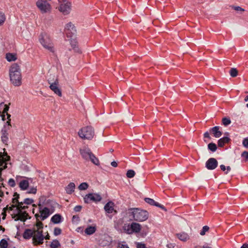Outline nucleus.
Masks as SVG:
<instances>
[{
	"instance_id": "f257e3e1",
	"label": "nucleus",
	"mask_w": 248,
	"mask_h": 248,
	"mask_svg": "<svg viewBox=\"0 0 248 248\" xmlns=\"http://www.w3.org/2000/svg\"><path fill=\"white\" fill-rule=\"evenodd\" d=\"M50 201L46 200L44 198H40L38 203V209L39 213H36L34 216L37 220H41L43 221L46 219L51 214H52L53 211H51L47 206Z\"/></svg>"
},
{
	"instance_id": "f03ea898",
	"label": "nucleus",
	"mask_w": 248,
	"mask_h": 248,
	"mask_svg": "<svg viewBox=\"0 0 248 248\" xmlns=\"http://www.w3.org/2000/svg\"><path fill=\"white\" fill-rule=\"evenodd\" d=\"M10 80L14 85L19 86L21 84V74L19 66L14 63L9 70Z\"/></svg>"
},
{
	"instance_id": "7ed1b4c3",
	"label": "nucleus",
	"mask_w": 248,
	"mask_h": 248,
	"mask_svg": "<svg viewBox=\"0 0 248 248\" xmlns=\"http://www.w3.org/2000/svg\"><path fill=\"white\" fill-rule=\"evenodd\" d=\"M79 153L82 158L86 161H91L96 166L100 164L99 159L92 152L90 149L87 147H83L79 149Z\"/></svg>"
},
{
	"instance_id": "20e7f679",
	"label": "nucleus",
	"mask_w": 248,
	"mask_h": 248,
	"mask_svg": "<svg viewBox=\"0 0 248 248\" xmlns=\"http://www.w3.org/2000/svg\"><path fill=\"white\" fill-rule=\"evenodd\" d=\"M129 210L131 211L130 215L132 216L133 219L136 221L142 222L146 220L148 218L149 213L146 210L140 208H130Z\"/></svg>"
},
{
	"instance_id": "39448f33",
	"label": "nucleus",
	"mask_w": 248,
	"mask_h": 248,
	"mask_svg": "<svg viewBox=\"0 0 248 248\" xmlns=\"http://www.w3.org/2000/svg\"><path fill=\"white\" fill-rule=\"evenodd\" d=\"M39 40L44 48L47 49L50 52H53L54 51L53 45L48 34L44 32L41 33L39 36Z\"/></svg>"
},
{
	"instance_id": "423d86ee",
	"label": "nucleus",
	"mask_w": 248,
	"mask_h": 248,
	"mask_svg": "<svg viewBox=\"0 0 248 248\" xmlns=\"http://www.w3.org/2000/svg\"><path fill=\"white\" fill-rule=\"evenodd\" d=\"M78 134L83 139L91 140L94 135V129L91 126H87L80 129Z\"/></svg>"
},
{
	"instance_id": "0eeeda50",
	"label": "nucleus",
	"mask_w": 248,
	"mask_h": 248,
	"mask_svg": "<svg viewBox=\"0 0 248 248\" xmlns=\"http://www.w3.org/2000/svg\"><path fill=\"white\" fill-rule=\"evenodd\" d=\"M36 5L43 14L46 13L51 11V5L47 0H38L36 2Z\"/></svg>"
},
{
	"instance_id": "6e6552de",
	"label": "nucleus",
	"mask_w": 248,
	"mask_h": 248,
	"mask_svg": "<svg viewBox=\"0 0 248 248\" xmlns=\"http://www.w3.org/2000/svg\"><path fill=\"white\" fill-rule=\"evenodd\" d=\"M124 230L128 233L133 232L138 233L141 230V225L136 222H132L131 224H125L123 227Z\"/></svg>"
},
{
	"instance_id": "1a4fd4ad",
	"label": "nucleus",
	"mask_w": 248,
	"mask_h": 248,
	"mask_svg": "<svg viewBox=\"0 0 248 248\" xmlns=\"http://www.w3.org/2000/svg\"><path fill=\"white\" fill-rule=\"evenodd\" d=\"M64 31L67 38L75 37L77 30L74 25L71 22L66 24Z\"/></svg>"
},
{
	"instance_id": "9d476101",
	"label": "nucleus",
	"mask_w": 248,
	"mask_h": 248,
	"mask_svg": "<svg viewBox=\"0 0 248 248\" xmlns=\"http://www.w3.org/2000/svg\"><path fill=\"white\" fill-rule=\"evenodd\" d=\"M83 199L85 203H90L92 202H100L102 200V197L97 193H89L84 196Z\"/></svg>"
},
{
	"instance_id": "9b49d317",
	"label": "nucleus",
	"mask_w": 248,
	"mask_h": 248,
	"mask_svg": "<svg viewBox=\"0 0 248 248\" xmlns=\"http://www.w3.org/2000/svg\"><path fill=\"white\" fill-rule=\"evenodd\" d=\"M44 239L45 236L43 234L42 230H35L32 238L33 243L35 245L42 244Z\"/></svg>"
},
{
	"instance_id": "f8f14e48",
	"label": "nucleus",
	"mask_w": 248,
	"mask_h": 248,
	"mask_svg": "<svg viewBox=\"0 0 248 248\" xmlns=\"http://www.w3.org/2000/svg\"><path fill=\"white\" fill-rule=\"evenodd\" d=\"M112 241L111 237L108 234L102 235L98 241V244L101 247H105L109 245Z\"/></svg>"
},
{
	"instance_id": "ddd939ff",
	"label": "nucleus",
	"mask_w": 248,
	"mask_h": 248,
	"mask_svg": "<svg viewBox=\"0 0 248 248\" xmlns=\"http://www.w3.org/2000/svg\"><path fill=\"white\" fill-rule=\"evenodd\" d=\"M59 9L63 15H67L70 12L71 3L65 0L63 3L60 4Z\"/></svg>"
},
{
	"instance_id": "4468645a",
	"label": "nucleus",
	"mask_w": 248,
	"mask_h": 248,
	"mask_svg": "<svg viewBox=\"0 0 248 248\" xmlns=\"http://www.w3.org/2000/svg\"><path fill=\"white\" fill-rule=\"evenodd\" d=\"M218 166V162L215 158H209L205 163V167L208 170H215Z\"/></svg>"
},
{
	"instance_id": "2eb2a0df",
	"label": "nucleus",
	"mask_w": 248,
	"mask_h": 248,
	"mask_svg": "<svg viewBox=\"0 0 248 248\" xmlns=\"http://www.w3.org/2000/svg\"><path fill=\"white\" fill-rule=\"evenodd\" d=\"M49 88L55 94H57L59 96H62V91L58 87V82L57 80L54 83H51L49 86Z\"/></svg>"
},
{
	"instance_id": "dca6fc26",
	"label": "nucleus",
	"mask_w": 248,
	"mask_h": 248,
	"mask_svg": "<svg viewBox=\"0 0 248 248\" xmlns=\"http://www.w3.org/2000/svg\"><path fill=\"white\" fill-rule=\"evenodd\" d=\"M17 217L15 219L16 221L20 220L22 221H25L27 219V216H28V214L25 211H21V210H17Z\"/></svg>"
},
{
	"instance_id": "f3484780",
	"label": "nucleus",
	"mask_w": 248,
	"mask_h": 248,
	"mask_svg": "<svg viewBox=\"0 0 248 248\" xmlns=\"http://www.w3.org/2000/svg\"><path fill=\"white\" fill-rule=\"evenodd\" d=\"M220 127L218 126H215L210 129V132L212 133L215 138H218L221 136L222 133L219 130Z\"/></svg>"
},
{
	"instance_id": "a211bd4d",
	"label": "nucleus",
	"mask_w": 248,
	"mask_h": 248,
	"mask_svg": "<svg viewBox=\"0 0 248 248\" xmlns=\"http://www.w3.org/2000/svg\"><path fill=\"white\" fill-rule=\"evenodd\" d=\"M144 201L146 203H148L149 204H150L151 205L155 206L158 207L161 209L166 210L165 207L163 205L160 204L158 202H155V200H154L153 199H152L151 198H145L144 199Z\"/></svg>"
},
{
	"instance_id": "6ab92c4d",
	"label": "nucleus",
	"mask_w": 248,
	"mask_h": 248,
	"mask_svg": "<svg viewBox=\"0 0 248 248\" xmlns=\"http://www.w3.org/2000/svg\"><path fill=\"white\" fill-rule=\"evenodd\" d=\"M35 233V230L32 231L31 229H26L23 234V237L25 239H29L31 237L33 238V234Z\"/></svg>"
},
{
	"instance_id": "aec40b11",
	"label": "nucleus",
	"mask_w": 248,
	"mask_h": 248,
	"mask_svg": "<svg viewBox=\"0 0 248 248\" xmlns=\"http://www.w3.org/2000/svg\"><path fill=\"white\" fill-rule=\"evenodd\" d=\"M230 141L231 139L229 137L227 136H224L218 140V146L220 147H222L226 143L229 142Z\"/></svg>"
},
{
	"instance_id": "412c9836",
	"label": "nucleus",
	"mask_w": 248,
	"mask_h": 248,
	"mask_svg": "<svg viewBox=\"0 0 248 248\" xmlns=\"http://www.w3.org/2000/svg\"><path fill=\"white\" fill-rule=\"evenodd\" d=\"M63 221L62 216L59 214H56L51 218V221L54 224H59Z\"/></svg>"
},
{
	"instance_id": "4be33fe9",
	"label": "nucleus",
	"mask_w": 248,
	"mask_h": 248,
	"mask_svg": "<svg viewBox=\"0 0 248 248\" xmlns=\"http://www.w3.org/2000/svg\"><path fill=\"white\" fill-rule=\"evenodd\" d=\"M75 189V185L73 182H70L66 187H65V191L66 193L68 194H72L74 191Z\"/></svg>"
},
{
	"instance_id": "5701e85b",
	"label": "nucleus",
	"mask_w": 248,
	"mask_h": 248,
	"mask_svg": "<svg viewBox=\"0 0 248 248\" xmlns=\"http://www.w3.org/2000/svg\"><path fill=\"white\" fill-rule=\"evenodd\" d=\"M96 231V227L95 226H88L85 230L84 232L87 235H92Z\"/></svg>"
},
{
	"instance_id": "b1692460",
	"label": "nucleus",
	"mask_w": 248,
	"mask_h": 248,
	"mask_svg": "<svg viewBox=\"0 0 248 248\" xmlns=\"http://www.w3.org/2000/svg\"><path fill=\"white\" fill-rule=\"evenodd\" d=\"M29 183L27 180H22L20 181L19 186L22 190H26L29 187Z\"/></svg>"
},
{
	"instance_id": "393cba45",
	"label": "nucleus",
	"mask_w": 248,
	"mask_h": 248,
	"mask_svg": "<svg viewBox=\"0 0 248 248\" xmlns=\"http://www.w3.org/2000/svg\"><path fill=\"white\" fill-rule=\"evenodd\" d=\"M177 237L181 241H186L189 239V237L187 233L183 232L179 233H177Z\"/></svg>"
},
{
	"instance_id": "a878e982",
	"label": "nucleus",
	"mask_w": 248,
	"mask_h": 248,
	"mask_svg": "<svg viewBox=\"0 0 248 248\" xmlns=\"http://www.w3.org/2000/svg\"><path fill=\"white\" fill-rule=\"evenodd\" d=\"M113 204V203H111V205L110 203L108 202L105 205L104 209L107 213L108 214H111L113 212L114 210V208L112 206Z\"/></svg>"
},
{
	"instance_id": "bb28decb",
	"label": "nucleus",
	"mask_w": 248,
	"mask_h": 248,
	"mask_svg": "<svg viewBox=\"0 0 248 248\" xmlns=\"http://www.w3.org/2000/svg\"><path fill=\"white\" fill-rule=\"evenodd\" d=\"M75 37L70 38V44L72 48L76 51H78V48L77 47V41L75 38Z\"/></svg>"
},
{
	"instance_id": "cd10ccee",
	"label": "nucleus",
	"mask_w": 248,
	"mask_h": 248,
	"mask_svg": "<svg viewBox=\"0 0 248 248\" xmlns=\"http://www.w3.org/2000/svg\"><path fill=\"white\" fill-rule=\"evenodd\" d=\"M6 58L8 62L15 61L16 59V55L10 53L6 54Z\"/></svg>"
},
{
	"instance_id": "c85d7f7f",
	"label": "nucleus",
	"mask_w": 248,
	"mask_h": 248,
	"mask_svg": "<svg viewBox=\"0 0 248 248\" xmlns=\"http://www.w3.org/2000/svg\"><path fill=\"white\" fill-rule=\"evenodd\" d=\"M2 132L3 133L1 137V140L4 143L6 144L8 140V134L5 130H2Z\"/></svg>"
},
{
	"instance_id": "c756f323",
	"label": "nucleus",
	"mask_w": 248,
	"mask_h": 248,
	"mask_svg": "<svg viewBox=\"0 0 248 248\" xmlns=\"http://www.w3.org/2000/svg\"><path fill=\"white\" fill-rule=\"evenodd\" d=\"M208 149L212 152H215L217 149V146L215 143L211 142L208 144Z\"/></svg>"
},
{
	"instance_id": "7c9ffc66",
	"label": "nucleus",
	"mask_w": 248,
	"mask_h": 248,
	"mask_svg": "<svg viewBox=\"0 0 248 248\" xmlns=\"http://www.w3.org/2000/svg\"><path fill=\"white\" fill-rule=\"evenodd\" d=\"M60 246V243L57 239L53 240L50 245V247L51 248H58Z\"/></svg>"
},
{
	"instance_id": "2f4dec72",
	"label": "nucleus",
	"mask_w": 248,
	"mask_h": 248,
	"mask_svg": "<svg viewBox=\"0 0 248 248\" xmlns=\"http://www.w3.org/2000/svg\"><path fill=\"white\" fill-rule=\"evenodd\" d=\"M222 123L224 126H227L231 123V120L229 117H224L222 119Z\"/></svg>"
},
{
	"instance_id": "473e14b6",
	"label": "nucleus",
	"mask_w": 248,
	"mask_h": 248,
	"mask_svg": "<svg viewBox=\"0 0 248 248\" xmlns=\"http://www.w3.org/2000/svg\"><path fill=\"white\" fill-rule=\"evenodd\" d=\"M89 187V185L86 182H83L81 183L78 188L80 190H84L87 189Z\"/></svg>"
},
{
	"instance_id": "72a5a7b5",
	"label": "nucleus",
	"mask_w": 248,
	"mask_h": 248,
	"mask_svg": "<svg viewBox=\"0 0 248 248\" xmlns=\"http://www.w3.org/2000/svg\"><path fill=\"white\" fill-rule=\"evenodd\" d=\"M24 204V203H23L22 202H21L20 203H18V204L16 205V210L22 211L23 210H24L28 208L27 206L23 205Z\"/></svg>"
},
{
	"instance_id": "f704fd0d",
	"label": "nucleus",
	"mask_w": 248,
	"mask_h": 248,
	"mask_svg": "<svg viewBox=\"0 0 248 248\" xmlns=\"http://www.w3.org/2000/svg\"><path fill=\"white\" fill-rule=\"evenodd\" d=\"M230 74L231 77L234 78L236 77L238 75V71L236 68H232L230 70Z\"/></svg>"
},
{
	"instance_id": "c9c22d12",
	"label": "nucleus",
	"mask_w": 248,
	"mask_h": 248,
	"mask_svg": "<svg viewBox=\"0 0 248 248\" xmlns=\"http://www.w3.org/2000/svg\"><path fill=\"white\" fill-rule=\"evenodd\" d=\"M8 242L5 239H2L0 241V248H7Z\"/></svg>"
},
{
	"instance_id": "e433bc0d",
	"label": "nucleus",
	"mask_w": 248,
	"mask_h": 248,
	"mask_svg": "<svg viewBox=\"0 0 248 248\" xmlns=\"http://www.w3.org/2000/svg\"><path fill=\"white\" fill-rule=\"evenodd\" d=\"M135 175V172L133 170H129L126 172V176L129 178H132Z\"/></svg>"
},
{
	"instance_id": "4c0bfd02",
	"label": "nucleus",
	"mask_w": 248,
	"mask_h": 248,
	"mask_svg": "<svg viewBox=\"0 0 248 248\" xmlns=\"http://www.w3.org/2000/svg\"><path fill=\"white\" fill-rule=\"evenodd\" d=\"M2 107H4V108L3 110L2 113L4 114L8 113L7 112L9 110V107L8 105L4 104L3 103H1L0 104V108Z\"/></svg>"
},
{
	"instance_id": "58836bf2",
	"label": "nucleus",
	"mask_w": 248,
	"mask_h": 248,
	"mask_svg": "<svg viewBox=\"0 0 248 248\" xmlns=\"http://www.w3.org/2000/svg\"><path fill=\"white\" fill-rule=\"evenodd\" d=\"M12 202L13 203L16 204V205H13L11 207H10V210H13V208L16 207V205L18 204V203L20 202L18 201L16 198H14L12 200Z\"/></svg>"
},
{
	"instance_id": "ea45409f",
	"label": "nucleus",
	"mask_w": 248,
	"mask_h": 248,
	"mask_svg": "<svg viewBox=\"0 0 248 248\" xmlns=\"http://www.w3.org/2000/svg\"><path fill=\"white\" fill-rule=\"evenodd\" d=\"M33 202H34V201L32 199L26 198L24 199V201L22 202H23V203H24V204L29 205V204H31V203H32Z\"/></svg>"
},
{
	"instance_id": "a19ab883",
	"label": "nucleus",
	"mask_w": 248,
	"mask_h": 248,
	"mask_svg": "<svg viewBox=\"0 0 248 248\" xmlns=\"http://www.w3.org/2000/svg\"><path fill=\"white\" fill-rule=\"evenodd\" d=\"M62 233V230L58 227H56L54 229V235L55 236H58L61 234Z\"/></svg>"
},
{
	"instance_id": "79ce46f5",
	"label": "nucleus",
	"mask_w": 248,
	"mask_h": 248,
	"mask_svg": "<svg viewBox=\"0 0 248 248\" xmlns=\"http://www.w3.org/2000/svg\"><path fill=\"white\" fill-rule=\"evenodd\" d=\"M209 229V227L207 226H204L202 227V230L200 232V234L201 235H204L205 234V232H207Z\"/></svg>"
},
{
	"instance_id": "37998d69",
	"label": "nucleus",
	"mask_w": 248,
	"mask_h": 248,
	"mask_svg": "<svg viewBox=\"0 0 248 248\" xmlns=\"http://www.w3.org/2000/svg\"><path fill=\"white\" fill-rule=\"evenodd\" d=\"M5 20V16L3 13L0 12V26L2 25Z\"/></svg>"
},
{
	"instance_id": "c03bdc74",
	"label": "nucleus",
	"mask_w": 248,
	"mask_h": 248,
	"mask_svg": "<svg viewBox=\"0 0 248 248\" xmlns=\"http://www.w3.org/2000/svg\"><path fill=\"white\" fill-rule=\"evenodd\" d=\"M242 144L244 147L248 149V137L243 139Z\"/></svg>"
},
{
	"instance_id": "a18cd8bd",
	"label": "nucleus",
	"mask_w": 248,
	"mask_h": 248,
	"mask_svg": "<svg viewBox=\"0 0 248 248\" xmlns=\"http://www.w3.org/2000/svg\"><path fill=\"white\" fill-rule=\"evenodd\" d=\"M37 192V189L35 187H32L29 189L27 193L28 194H35Z\"/></svg>"
},
{
	"instance_id": "49530a36",
	"label": "nucleus",
	"mask_w": 248,
	"mask_h": 248,
	"mask_svg": "<svg viewBox=\"0 0 248 248\" xmlns=\"http://www.w3.org/2000/svg\"><path fill=\"white\" fill-rule=\"evenodd\" d=\"M8 185L11 187H15L16 186L15 181L13 178H10L8 181Z\"/></svg>"
},
{
	"instance_id": "de8ad7c7",
	"label": "nucleus",
	"mask_w": 248,
	"mask_h": 248,
	"mask_svg": "<svg viewBox=\"0 0 248 248\" xmlns=\"http://www.w3.org/2000/svg\"><path fill=\"white\" fill-rule=\"evenodd\" d=\"M241 156L242 157L245 158V161H247L248 160V152L244 151L241 154Z\"/></svg>"
},
{
	"instance_id": "09e8293b",
	"label": "nucleus",
	"mask_w": 248,
	"mask_h": 248,
	"mask_svg": "<svg viewBox=\"0 0 248 248\" xmlns=\"http://www.w3.org/2000/svg\"><path fill=\"white\" fill-rule=\"evenodd\" d=\"M37 223H36V226L38 227V229L37 230H40L41 229L43 228V223L40 220H37Z\"/></svg>"
},
{
	"instance_id": "8fccbe9b",
	"label": "nucleus",
	"mask_w": 248,
	"mask_h": 248,
	"mask_svg": "<svg viewBox=\"0 0 248 248\" xmlns=\"http://www.w3.org/2000/svg\"><path fill=\"white\" fill-rule=\"evenodd\" d=\"M81 208H82V206H80V205H77L74 208V210L75 211V212H79L80 211V210H81Z\"/></svg>"
},
{
	"instance_id": "3c124183",
	"label": "nucleus",
	"mask_w": 248,
	"mask_h": 248,
	"mask_svg": "<svg viewBox=\"0 0 248 248\" xmlns=\"http://www.w3.org/2000/svg\"><path fill=\"white\" fill-rule=\"evenodd\" d=\"M119 248H129L128 245L127 244H119Z\"/></svg>"
},
{
	"instance_id": "603ef678",
	"label": "nucleus",
	"mask_w": 248,
	"mask_h": 248,
	"mask_svg": "<svg viewBox=\"0 0 248 248\" xmlns=\"http://www.w3.org/2000/svg\"><path fill=\"white\" fill-rule=\"evenodd\" d=\"M203 136L204 138H208L209 139H211V137L208 131H206L204 133Z\"/></svg>"
},
{
	"instance_id": "864d4df0",
	"label": "nucleus",
	"mask_w": 248,
	"mask_h": 248,
	"mask_svg": "<svg viewBox=\"0 0 248 248\" xmlns=\"http://www.w3.org/2000/svg\"><path fill=\"white\" fill-rule=\"evenodd\" d=\"M234 9L236 11H244V9L240 6H235Z\"/></svg>"
},
{
	"instance_id": "5fc2aeb1",
	"label": "nucleus",
	"mask_w": 248,
	"mask_h": 248,
	"mask_svg": "<svg viewBox=\"0 0 248 248\" xmlns=\"http://www.w3.org/2000/svg\"><path fill=\"white\" fill-rule=\"evenodd\" d=\"M220 169H221V170L225 172V170H226V167L225 166V165H221L220 166Z\"/></svg>"
},
{
	"instance_id": "6e6d98bb",
	"label": "nucleus",
	"mask_w": 248,
	"mask_h": 248,
	"mask_svg": "<svg viewBox=\"0 0 248 248\" xmlns=\"http://www.w3.org/2000/svg\"><path fill=\"white\" fill-rule=\"evenodd\" d=\"M231 170V167L230 166H227L226 167V171L225 172V174H227L229 173V172Z\"/></svg>"
},
{
	"instance_id": "4d7b16f0",
	"label": "nucleus",
	"mask_w": 248,
	"mask_h": 248,
	"mask_svg": "<svg viewBox=\"0 0 248 248\" xmlns=\"http://www.w3.org/2000/svg\"><path fill=\"white\" fill-rule=\"evenodd\" d=\"M111 165L113 167H116L118 166L117 163L115 161H112L111 163Z\"/></svg>"
},
{
	"instance_id": "13d9d810",
	"label": "nucleus",
	"mask_w": 248,
	"mask_h": 248,
	"mask_svg": "<svg viewBox=\"0 0 248 248\" xmlns=\"http://www.w3.org/2000/svg\"><path fill=\"white\" fill-rule=\"evenodd\" d=\"M240 248H248V244L247 243H244Z\"/></svg>"
},
{
	"instance_id": "bf43d9fd",
	"label": "nucleus",
	"mask_w": 248,
	"mask_h": 248,
	"mask_svg": "<svg viewBox=\"0 0 248 248\" xmlns=\"http://www.w3.org/2000/svg\"><path fill=\"white\" fill-rule=\"evenodd\" d=\"M147 232H144V231H142L141 232V235L142 237H144L147 235Z\"/></svg>"
},
{
	"instance_id": "052dcab7",
	"label": "nucleus",
	"mask_w": 248,
	"mask_h": 248,
	"mask_svg": "<svg viewBox=\"0 0 248 248\" xmlns=\"http://www.w3.org/2000/svg\"><path fill=\"white\" fill-rule=\"evenodd\" d=\"M14 196L15 197V198H16L17 200L19 198V195L16 192L14 193Z\"/></svg>"
},
{
	"instance_id": "680f3d73",
	"label": "nucleus",
	"mask_w": 248,
	"mask_h": 248,
	"mask_svg": "<svg viewBox=\"0 0 248 248\" xmlns=\"http://www.w3.org/2000/svg\"><path fill=\"white\" fill-rule=\"evenodd\" d=\"M79 218V217L77 216H73L72 217V220H74V219H78Z\"/></svg>"
},
{
	"instance_id": "e2e57ef3",
	"label": "nucleus",
	"mask_w": 248,
	"mask_h": 248,
	"mask_svg": "<svg viewBox=\"0 0 248 248\" xmlns=\"http://www.w3.org/2000/svg\"><path fill=\"white\" fill-rule=\"evenodd\" d=\"M1 116L2 117V120L3 121H5V114L2 113V114L1 115Z\"/></svg>"
},
{
	"instance_id": "0e129e2a",
	"label": "nucleus",
	"mask_w": 248,
	"mask_h": 248,
	"mask_svg": "<svg viewBox=\"0 0 248 248\" xmlns=\"http://www.w3.org/2000/svg\"><path fill=\"white\" fill-rule=\"evenodd\" d=\"M6 115H7V119L8 120H9V121H11V119H10V117H11V115L8 114V113H6Z\"/></svg>"
},
{
	"instance_id": "69168bd1",
	"label": "nucleus",
	"mask_w": 248,
	"mask_h": 248,
	"mask_svg": "<svg viewBox=\"0 0 248 248\" xmlns=\"http://www.w3.org/2000/svg\"><path fill=\"white\" fill-rule=\"evenodd\" d=\"M6 124L8 125V126H11V121H9V120H8L6 122Z\"/></svg>"
},
{
	"instance_id": "338daca9",
	"label": "nucleus",
	"mask_w": 248,
	"mask_h": 248,
	"mask_svg": "<svg viewBox=\"0 0 248 248\" xmlns=\"http://www.w3.org/2000/svg\"><path fill=\"white\" fill-rule=\"evenodd\" d=\"M204 246H203L202 247L200 246H196L194 248H204Z\"/></svg>"
},
{
	"instance_id": "774afa93",
	"label": "nucleus",
	"mask_w": 248,
	"mask_h": 248,
	"mask_svg": "<svg viewBox=\"0 0 248 248\" xmlns=\"http://www.w3.org/2000/svg\"><path fill=\"white\" fill-rule=\"evenodd\" d=\"M244 100H245V102H247V101H248V95H247V96L245 97V99H244Z\"/></svg>"
}]
</instances>
